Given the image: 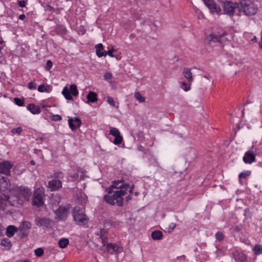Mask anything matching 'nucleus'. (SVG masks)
<instances>
[{"instance_id": "22", "label": "nucleus", "mask_w": 262, "mask_h": 262, "mask_svg": "<svg viewBox=\"0 0 262 262\" xmlns=\"http://www.w3.org/2000/svg\"><path fill=\"white\" fill-rule=\"evenodd\" d=\"M106 249L107 250V251L111 254H113L114 252H120V248L117 245L108 244L106 246Z\"/></svg>"}, {"instance_id": "16", "label": "nucleus", "mask_w": 262, "mask_h": 262, "mask_svg": "<svg viewBox=\"0 0 262 262\" xmlns=\"http://www.w3.org/2000/svg\"><path fill=\"white\" fill-rule=\"evenodd\" d=\"M183 75L188 81V82L191 83L193 81L192 74L189 68H185L183 71Z\"/></svg>"}, {"instance_id": "37", "label": "nucleus", "mask_w": 262, "mask_h": 262, "mask_svg": "<svg viewBox=\"0 0 262 262\" xmlns=\"http://www.w3.org/2000/svg\"><path fill=\"white\" fill-rule=\"evenodd\" d=\"M190 84H191V83H189V84H187L186 82H182V85H181V87L183 90H184L185 91L187 92L190 90Z\"/></svg>"}, {"instance_id": "20", "label": "nucleus", "mask_w": 262, "mask_h": 262, "mask_svg": "<svg viewBox=\"0 0 262 262\" xmlns=\"http://www.w3.org/2000/svg\"><path fill=\"white\" fill-rule=\"evenodd\" d=\"M103 50V46L102 43H99L96 46V54L99 57H101L106 55V52L105 51L102 52Z\"/></svg>"}, {"instance_id": "40", "label": "nucleus", "mask_w": 262, "mask_h": 262, "mask_svg": "<svg viewBox=\"0 0 262 262\" xmlns=\"http://www.w3.org/2000/svg\"><path fill=\"white\" fill-rule=\"evenodd\" d=\"M43 250L41 248H38L35 249V254L37 256H41L43 254Z\"/></svg>"}, {"instance_id": "59", "label": "nucleus", "mask_w": 262, "mask_h": 262, "mask_svg": "<svg viewBox=\"0 0 262 262\" xmlns=\"http://www.w3.org/2000/svg\"><path fill=\"white\" fill-rule=\"evenodd\" d=\"M243 115H244V112L243 111Z\"/></svg>"}, {"instance_id": "28", "label": "nucleus", "mask_w": 262, "mask_h": 262, "mask_svg": "<svg viewBox=\"0 0 262 262\" xmlns=\"http://www.w3.org/2000/svg\"><path fill=\"white\" fill-rule=\"evenodd\" d=\"M69 90L73 96H77L78 95V91L75 84L71 85Z\"/></svg>"}, {"instance_id": "27", "label": "nucleus", "mask_w": 262, "mask_h": 262, "mask_svg": "<svg viewBox=\"0 0 262 262\" xmlns=\"http://www.w3.org/2000/svg\"><path fill=\"white\" fill-rule=\"evenodd\" d=\"M175 227L176 224L174 223L165 224L163 225L164 231L167 232H170Z\"/></svg>"}, {"instance_id": "32", "label": "nucleus", "mask_w": 262, "mask_h": 262, "mask_svg": "<svg viewBox=\"0 0 262 262\" xmlns=\"http://www.w3.org/2000/svg\"><path fill=\"white\" fill-rule=\"evenodd\" d=\"M100 237L102 239V244H103V246H105V244L107 242V236L104 233H103V231H100Z\"/></svg>"}, {"instance_id": "9", "label": "nucleus", "mask_w": 262, "mask_h": 262, "mask_svg": "<svg viewBox=\"0 0 262 262\" xmlns=\"http://www.w3.org/2000/svg\"><path fill=\"white\" fill-rule=\"evenodd\" d=\"M31 228V224L28 221H23L21 223L20 226L19 227L18 230L21 232V236L23 237H26L28 236L29 232V230Z\"/></svg>"}, {"instance_id": "7", "label": "nucleus", "mask_w": 262, "mask_h": 262, "mask_svg": "<svg viewBox=\"0 0 262 262\" xmlns=\"http://www.w3.org/2000/svg\"><path fill=\"white\" fill-rule=\"evenodd\" d=\"M55 219L58 221H65L69 214V210L66 207L60 206L55 211Z\"/></svg>"}, {"instance_id": "25", "label": "nucleus", "mask_w": 262, "mask_h": 262, "mask_svg": "<svg viewBox=\"0 0 262 262\" xmlns=\"http://www.w3.org/2000/svg\"><path fill=\"white\" fill-rule=\"evenodd\" d=\"M62 95L67 100H72V97L71 95V92H70L67 86H65L62 92Z\"/></svg>"}, {"instance_id": "51", "label": "nucleus", "mask_w": 262, "mask_h": 262, "mask_svg": "<svg viewBox=\"0 0 262 262\" xmlns=\"http://www.w3.org/2000/svg\"><path fill=\"white\" fill-rule=\"evenodd\" d=\"M115 50L113 49L112 50H110V51H108L107 52H106V55H108L110 56L111 57H114V55L113 54V52H114Z\"/></svg>"}, {"instance_id": "23", "label": "nucleus", "mask_w": 262, "mask_h": 262, "mask_svg": "<svg viewBox=\"0 0 262 262\" xmlns=\"http://www.w3.org/2000/svg\"><path fill=\"white\" fill-rule=\"evenodd\" d=\"M88 102H95L98 100L97 95L96 93L90 91L87 95Z\"/></svg>"}, {"instance_id": "43", "label": "nucleus", "mask_w": 262, "mask_h": 262, "mask_svg": "<svg viewBox=\"0 0 262 262\" xmlns=\"http://www.w3.org/2000/svg\"><path fill=\"white\" fill-rule=\"evenodd\" d=\"M46 90H47V88L46 87V86L44 84L40 85H39V86L38 88V91L40 92H43L46 91Z\"/></svg>"}, {"instance_id": "29", "label": "nucleus", "mask_w": 262, "mask_h": 262, "mask_svg": "<svg viewBox=\"0 0 262 262\" xmlns=\"http://www.w3.org/2000/svg\"><path fill=\"white\" fill-rule=\"evenodd\" d=\"M84 176V173L83 172H78L76 173H74L73 175L71 176V177L73 179L79 180L82 179L83 177Z\"/></svg>"}, {"instance_id": "56", "label": "nucleus", "mask_w": 262, "mask_h": 262, "mask_svg": "<svg viewBox=\"0 0 262 262\" xmlns=\"http://www.w3.org/2000/svg\"><path fill=\"white\" fill-rule=\"evenodd\" d=\"M30 164L32 165H35V162L33 160H32L31 162H30Z\"/></svg>"}, {"instance_id": "38", "label": "nucleus", "mask_w": 262, "mask_h": 262, "mask_svg": "<svg viewBox=\"0 0 262 262\" xmlns=\"http://www.w3.org/2000/svg\"><path fill=\"white\" fill-rule=\"evenodd\" d=\"M14 101L15 103L18 106H23L24 104V99H21L18 98H15L14 99Z\"/></svg>"}, {"instance_id": "53", "label": "nucleus", "mask_w": 262, "mask_h": 262, "mask_svg": "<svg viewBox=\"0 0 262 262\" xmlns=\"http://www.w3.org/2000/svg\"><path fill=\"white\" fill-rule=\"evenodd\" d=\"M259 46L261 49H262V36L260 41L259 42Z\"/></svg>"}, {"instance_id": "17", "label": "nucleus", "mask_w": 262, "mask_h": 262, "mask_svg": "<svg viewBox=\"0 0 262 262\" xmlns=\"http://www.w3.org/2000/svg\"><path fill=\"white\" fill-rule=\"evenodd\" d=\"M233 255L236 261L245 262L247 260L246 256L242 252L236 251Z\"/></svg>"}, {"instance_id": "4", "label": "nucleus", "mask_w": 262, "mask_h": 262, "mask_svg": "<svg viewBox=\"0 0 262 262\" xmlns=\"http://www.w3.org/2000/svg\"><path fill=\"white\" fill-rule=\"evenodd\" d=\"M73 217L75 221L80 225H85L88 222V218L83 214L82 210L79 207L74 208Z\"/></svg>"}, {"instance_id": "5", "label": "nucleus", "mask_w": 262, "mask_h": 262, "mask_svg": "<svg viewBox=\"0 0 262 262\" xmlns=\"http://www.w3.org/2000/svg\"><path fill=\"white\" fill-rule=\"evenodd\" d=\"M43 193L44 192L42 188H39L35 191L32 200L33 205L39 207L43 204Z\"/></svg>"}, {"instance_id": "18", "label": "nucleus", "mask_w": 262, "mask_h": 262, "mask_svg": "<svg viewBox=\"0 0 262 262\" xmlns=\"http://www.w3.org/2000/svg\"><path fill=\"white\" fill-rule=\"evenodd\" d=\"M31 193L30 189L27 188H21L19 192L20 195L23 196L25 200H29Z\"/></svg>"}, {"instance_id": "55", "label": "nucleus", "mask_w": 262, "mask_h": 262, "mask_svg": "<svg viewBox=\"0 0 262 262\" xmlns=\"http://www.w3.org/2000/svg\"><path fill=\"white\" fill-rule=\"evenodd\" d=\"M252 41H256L257 40V38H256V36H254V37H253V38H252Z\"/></svg>"}, {"instance_id": "2", "label": "nucleus", "mask_w": 262, "mask_h": 262, "mask_svg": "<svg viewBox=\"0 0 262 262\" xmlns=\"http://www.w3.org/2000/svg\"><path fill=\"white\" fill-rule=\"evenodd\" d=\"M243 12L244 14L248 16L254 15L257 12V9L253 4L247 2L245 1L241 2L239 4V12L237 14L241 15V12Z\"/></svg>"}, {"instance_id": "50", "label": "nucleus", "mask_w": 262, "mask_h": 262, "mask_svg": "<svg viewBox=\"0 0 262 262\" xmlns=\"http://www.w3.org/2000/svg\"><path fill=\"white\" fill-rule=\"evenodd\" d=\"M62 174V172H59L55 173L54 174V177L56 178H61V176Z\"/></svg>"}, {"instance_id": "21", "label": "nucleus", "mask_w": 262, "mask_h": 262, "mask_svg": "<svg viewBox=\"0 0 262 262\" xmlns=\"http://www.w3.org/2000/svg\"><path fill=\"white\" fill-rule=\"evenodd\" d=\"M27 108L33 114H38L41 111L38 105L30 103L27 106Z\"/></svg>"}, {"instance_id": "12", "label": "nucleus", "mask_w": 262, "mask_h": 262, "mask_svg": "<svg viewBox=\"0 0 262 262\" xmlns=\"http://www.w3.org/2000/svg\"><path fill=\"white\" fill-rule=\"evenodd\" d=\"M69 124L70 128L75 130L79 127L81 124V121L79 118H70L69 119Z\"/></svg>"}, {"instance_id": "24", "label": "nucleus", "mask_w": 262, "mask_h": 262, "mask_svg": "<svg viewBox=\"0 0 262 262\" xmlns=\"http://www.w3.org/2000/svg\"><path fill=\"white\" fill-rule=\"evenodd\" d=\"M151 236L154 240H159L162 239L163 237L162 232L159 230H156L152 232Z\"/></svg>"}, {"instance_id": "41", "label": "nucleus", "mask_w": 262, "mask_h": 262, "mask_svg": "<svg viewBox=\"0 0 262 262\" xmlns=\"http://www.w3.org/2000/svg\"><path fill=\"white\" fill-rule=\"evenodd\" d=\"M215 237L216 238L220 241H222L224 238V234L221 232H217L215 234Z\"/></svg>"}, {"instance_id": "46", "label": "nucleus", "mask_w": 262, "mask_h": 262, "mask_svg": "<svg viewBox=\"0 0 262 262\" xmlns=\"http://www.w3.org/2000/svg\"><path fill=\"white\" fill-rule=\"evenodd\" d=\"M10 241L8 238H5V239H3L1 242V244L4 246H7V244H10Z\"/></svg>"}, {"instance_id": "47", "label": "nucleus", "mask_w": 262, "mask_h": 262, "mask_svg": "<svg viewBox=\"0 0 262 262\" xmlns=\"http://www.w3.org/2000/svg\"><path fill=\"white\" fill-rule=\"evenodd\" d=\"M104 77L105 80L110 79L112 78V75L111 73L107 72L104 74Z\"/></svg>"}, {"instance_id": "33", "label": "nucleus", "mask_w": 262, "mask_h": 262, "mask_svg": "<svg viewBox=\"0 0 262 262\" xmlns=\"http://www.w3.org/2000/svg\"><path fill=\"white\" fill-rule=\"evenodd\" d=\"M115 139L113 141V143L116 145H119L120 144L122 141H123V138L120 135V134L117 136L115 137Z\"/></svg>"}, {"instance_id": "61", "label": "nucleus", "mask_w": 262, "mask_h": 262, "mask_svg": "<svg viewBox=\"0 0 262 262\" xmlns=\"http://www.w3.org/2000/svg\"><path fill=\"white\" fill-rule=\"evenodd\" d=\"M126 199H129V197H126Z\"/></svg>"}, {"instance_id": "54", "label": "nucleus", "mask_w": 262, "mask_h": 262, "mask_svg": "<svg viewBox=\"0 0 262 262\" xmlns=\"http://www.w3.org/2000/svg\"><path fill=\"white\" fill-rule=\"evenodd\" d=\"M133 186H132V187L129 189V192L130 193H132V192L133 191Z\"/></svg>"}, {"instance_id": "13", "label": "nucleus", "mask_w": 262, "mask_h": 262, "mask_svg": "<svg viewBox=\"0 0 262 262\" xmlns=\"http://www.w3.org/2000/svg\"><path fill=\"white\" fill-rule=\"evenodd\" d=\"M62 187L61 181L57 179H53L48 182V187L52 191L56 190Z\"/></svg>"}, {"instance_id": "11", "label": "nucleus", "mask_w": 262, "mask_h": 262, "mask_svg": "<svg viewBox=\"0 0 262 262\" xmlns=\"http://www.w3.org/2000/svg\"><path fill=\"white\" fill-rule=\"evenodd\" d=\"M203 1L206 6L212 12L220 13L221 11L220 6L215 4L213 0H203Z\"/></svg>"}, {"instance_id": "34", "label": "nucleus", "mask_w": 262, "mask_h": 262, "mask_svg": "<svg viewBox=\"0 0 262 262\" xmlns=\"http://www.w3.org/2000/svg\"><path fill=\"white\" fill-rule=\"evenodd\" d=\"M107 102H108V104H110L111 105L116 107V108H118L119 106L118 105H116V103L114 100V99L110 97V96H107Z\"/></svg>"}, {"instance_id": "36", "label": "nucleus", "mask_w": 262, "mask_h": 262, "mask_svg": "<svg viewBox=\"0 0 262 262\" xmlns=\"http://www.w3.org/2000/svg\"><path fill=\"white\" fill-rule=\"evenodd\" d=\"M195 12L197 15L198 18L199 19H202L204 18V15L202 13V12L197 8H194Z\"/></svg>"}, {"instance_id": "35", "label": "nucleus", "mask_w": 262, "mask_h": 262, "mask_svg": "<svg viewBox=\"0 0 262 262\" xmlns=\"http://www.w3.org/2000/svg\"><path fill=\"white\" fill-rule=\"evenodd\" d=\"M135 97L140 102H144L145 101V98L142 96L139 92L135 93Z\"/></svg>"}, {"instance_id": "42", "label": "nucleus", "mask_w": 262, "mask_h": 262, "mask_svg": "<svg viewBox=\"0 0 262 262\" xmlns=\"http://www.w3.org/2000/svg\"><path fill=\"white\" fill-rule=\"evenodd\" d=\"M250 174V172L247 171L246 172H242L239 174V179L242 178H246L247 177L249 176Z\"/></svg>"}, {"instance_id": "3", "label": "nucleus", "mask_w": 262, "mask_h": 262, "mask_svg": "<svg viewBox=\"0 0 262 262\" xmlns=\"http://www.w3.org/2000/svg\"><path fill=\"white\" fill-rule=\"evenodd\" d=\"M239 4L230 1L224 2L223 5L224 13L230 16H233L237 10L239 11Z\"/></svg>"}, {"instance_id": "10", "label": "nucleus", "mask_w": 262, "mask_h": 262, "mask_svg": "<svg viewBox=\"0 0 262 262\" xmlns=\"http://www.w3.org/2000/svg\"><path fill=\"white\" fill-rule=\"evenodd\" d=\"M13 165L9 161H6L0 162V173H4L7 175L10 173V170L12 167Z\"/></svg>"}, {"instance_id": "45", "label": "nucleus", "mask_w": 262, "mask_h": 262, "mask_svg": "<svg viewBox=\"0 0 262 262\" xmlns=\"http://www.w3.org/2000/svg\"><path fill=\"white\" fill-rule=\"evenodd\" d=\"M52 67V62L49 60L47 62L46 66V69L48 71H49Z\"/></svg>"}, {"instance_id": "52", "label": "nucleus", "mask_w": 262, "mask_h": 262, "mask_svg": "<svg viewBox=\"0 0 262 262\" xmlns=\"http://www.w3.org/2000/svg\"><path fill=\"white\" fill-rule=\"evenodd\" d=\"M26 17V16L25 14H21L19 16V19H21V20H23Z\"/></svg>"}, {"instance_id": "15", "label": "nucleus", "mask_w": 262, "mask_h": 262, "mask_svg": "<svg viewBox=\"0 0 262 262\" xmlns=\"http://www.w3.org/2000/svg\"><path fill=\"white\" fill-rule=\"evenodd\" d=\"M255 160V156L251 151H247L243 157V161L246 164H251Z\"/></svg>"}, {"instance_id": "58", "label": "nucleus", "mask_w": 262, "mask_h": 262, "mask_svg": "<svg viewBox=\"0 0 262 262\" xmlns=\"http://www.w3.org/2000/svg\"><path fill=\"white\" fill-rule=\"evenodd\" d=\"M4 42L3 40H1L0 41V44H2Z\"/></svg>"}, {"instance_id": "39", "label": "nucleus", "mask_w": 262, "mask_h": 262, "mask_svg": "<svg viewBox=\"0 0 262 262\" xmlns=\"http://www.w3.org/2000/svg\"><path fill=\"white\" fill-rule=\"evenodd\" d=\"M22 132H23V129L21 127H18L16 128H13L11 130V132L13 134L20 135Z\"/></svg>"}, {"instance_id": "57", "label": "nucleus", "mask_w": 262, "mask_h": 262, "mask_svg": "<svg viewBox=\"0 0 262 262\" xmlns=\"http://www.w3.org/2000/svg\"><path fill=\"white\" fill-rule=\"evenodd\" d=\"M235 230L237 231H238L239 230V228H238V226H236L235 228Z\"/></svg>"}, {"instance_id": "1", "label": "nucleus", "mask_w": 262, "mask_h": 262, "mask_svg": "<svg viewBox=\"0 0 262 262\" xmlns=\"http://www.w3.org/2000/svg\"><path fill=\"white\" fill-rule=\"evenodd\" d=\"M128 184H123L121 181H114L113 184L107 189L108 194L104 196V201L108 204L119 206L123 205V198L127 189Z\"/></svg>"}, {"instance_id": "49", "label": "nucleus", "mask_w": 262, "mask_h": 262, "mask_svg": "<svg viewBox=\"0 0 262 262\" xmlns=\"http://www.w3.org/2000/svg\"><path fill=\"white\" fill-rule=\"evenodd\" d=\"M62 118L60 115H57L53 117V120L55 121H58L61 120Z\"/></svg>"}, {"instance_id": "26", "label": "nucleus", "mask_w": 262, "mask_h": 262, "mask_svg": "<svg viewBox=\"0 0 262 262\" xmlns=\"http://www.w3.org/2000/svg\"><path fill=\"white\" fill-rule=\"evenodd\" d=\"M69 244V241L68 238H62L58 241V245L61 248H64Z\"/></svg>"}, {"instance_id": "48", "label": "nucleus", "mask_w": 262, "mask_h": 262, "mask_svg": "<svg viewBox=\"0 0 262 262\" xmlns=\"http://www.w3.org/2000/svg\"><path fill=\"white\" fill-rule=\"evenodd\" d=\"M18 5L20 7H25L26 6V2L25 1H19Z\"/></svg>"}, {"instance_id": "8", "label": "nucleus", "mask_w": 262, "mask_h": 262, "mask_svg": "<svg viewBox=\"0 0 262 262\" xmlns=\"http://www.w3.org/2000/svg\"><path fill=\"white\" fill-rule=\"evenodd\" d=\"M35 223L38 227L49 228L51 226L52 222L49 218L37 217L35 220Z\"/></svg>"}, {"instance_id": "14", "label": "nucleus", "mask_w": 262, "mask_h": 262, "mask_svg": "<svg viewBox=\"0 0 262 262\" xmlns=\"http://www.w3.org/2000/svg\"><path fill=\"white\" fill-rule=\"evenodd\" d=\"M10 183L8 179L0 174V190L5 191L9 189Z\"/></svg>"}, {"instance_id": "30", "label": "nucleus", "mask_w": 262, "mask_h": 262, "mask_svg": "<svg viewBox=\"0 0 262 262\" xmlns=\"http://www.w3.org/2000/svg\"><path fill=\"white\" fill-rule=\"evenodd\" d=\"M253 250L255 254L256 255H259L262 253V246L260 245H255L254 247Z\"/></svg>"}, {"instance_id": "44", "label": "nucleus", "mask_w": 262, "mask_h": 262, "mask_svg": "<svg viewBox=\"0 0 262 262\" xmlns=\"http://www.w3.org/2000/svg\"><path fill=\"white\" fill-rule=\"evenodd\" d=\"M28 88L30 90H32V89H36V84L35 82H30L28 84Z\"/></svg>"}, {"instance_id": "6", "label": "nucleus", "mask_w": 262, "mask_h": 262, "mask_svg": "<svg viewBox=\"0 0 262 262\" xmlns=\"http://www.w3.org/2000/svg\"><path fill=\"white\" fill-rule=\"evenodd\" d=\"M207 40L210 46H212L214 43L222 44L227 41V38L224 35H215L211 34L207 36Z\"/></svg>"}, {"instance_id": "31", "label": "nucleus", "mask_w": 262, "mask_h": 262, "mask_svg": "<svg viewBox=\"0 0 262 262\" xmlns=\"http://www.w3.org/2000/svg\"><path fill=\"white\" fill-rule=\"evenodd\" d=\"M110 134L114 137H116L119 135L120 134L119 130L117 128L112 127L110 129Z\"/></svg>"}, {"instance_id": "19", "label": "nucleus", "mask_w": 262, "mask_h": 262, "mask_svg": "<svg viewBox=\"0 0 262 262\" xmlns=\"http://www.w3.org/2000/svg\"><path fill=\"white\" fill-rule=\"evenodd\" d=\"M18 230V229L14 226L10 225L6 229V234L9 237H11L14 235L15 232Z\"/></svg>"}, {"instance_id": "60", "label": "nucleus", "mask_w": 262, "mask_h": 262, "mask_svg": "<svg viewBox=\"0 0 262 262\" xmlns=\"http://www.w3.org/2000/svg\"><path fill=\"white\" fill-rule=\"evenodd\" d=\"M126 199H129V197H126Z\"/></svg>"}]
</instances>
